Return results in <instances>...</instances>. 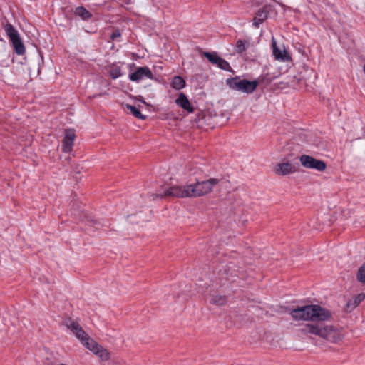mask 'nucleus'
<instances>
[{"label": "nucleus", "instance_id": "nucleus-25", "mask_svg": "<svg viewBox=\"0 0 365 365\" xmlns=\"http://www.w3.org/2000/svg\"><path fill=\"white\" fill-rule=\"evenodd\" d=\"M363 71H364V72L365 73V64L364 65Z\"/></svg>", "mask_w": 365, "mask_h": 365}, {"label": "nucleus", "instance_id": "nucleus-3", "mask_svg": "<svg viewBox=\"0 0 365 365\" xmlns=\"http://www.w3.org/2000/svg\"><path fill=\"white\" fill-rule=\"evenodd\" d=\"M64 324L86 349L92 351L103 361H106L110 358V353L91 339L76 321L68 319Z\"/></svg>", "mask_w": 365, "mask_h": 365}, {"label": "nucleus", "instance_id": "nucleus-23", "mask_svg": "<svg viewBox=\"0 0 365 365\" xmlns=\"http://www.w3.org/2000/svg\"><path fill=\"white\" fill-rule=\"evenodd\" d=\"M274 79V78H271V77H269L268 75H265L264 77H263V80H266L268 82H270L272 81V80Z\"/></svg>", "mask_w": 365, "mask_h": 365}, {"label": "nucleus", "instance_id": "nucleus-18", "mask_svg": "<svg viewBox=\"0 0 365 365\" xmlns=\"http://www.w3.org/2000/svg\"><path fill=\"white\" fill-rule=\"evenodd\" d=\"M125 107L130 111V113L137 118L144 120L145 119V115H143L138 108H137L135 106L125 104Z\"/></svg>", "mask_w": 365, "mask_h": 365}, {"label": "nucleus", "instance_id": "nucleus-11", "mask_svg": "<svg viewBox=\"0 0 365 365\" xmlns=\"http://www.w3.org/2000/svg\"><path fill=\"white\" fill-rule=\"evenodd\" d=\"M272 53L274 58L282 62H289L292 60L290 56L285 48L280 49L277 46V42L274 38L272 39Z\"/></svg>", "mask_w": 365, "mask_h": 365}, {"label": "nucleus", "instance_id": "nucleus-9", "mask_svg": "<svg viewBox=\"0 0 365 365\" xmlns=\"http://www.w3.org/2000/svg\"><path fill=\"white\" fill-rule=\"evenodd\" d=\"M145 78H153V73L148 67H139L134 73L130 75V79L135 82H139Z\"/></svg>", "mask_w": 365, "mask_h": 365}, {"label": "nucleus", "instance_id": "nucleus-10", "mask_svg": "<svg viewBox=\"0 0 365 365\" xmlns=\"http://www.w3.org/2000/svg\"><path fill=\"white\" fill-rule=\"evenodd\" d=\"M76 134L74 130L67 129L65 130L64 138L62 142V150L64 153H69L72 150Z\"/></svg>", "mask_w": 365, "mask_h": 365}, {"label": "nucleus", "instance_id": "nucleus-2", "mask_svg": "<svg viewBox=\"0 0 365 365\" xmlns=\"http://www.w3.org/2000/svg\"><path fill=\"white\" fill-rule=\"evenodd\" d=\"M219 182L216 178H210L205 181H197L195 183L185 185H173L166 189L163 194H152L153 200L165 197H175L179 198L199 197L210 193L215 185Z\"/></svg>", "mask_w": 365, "mask_h": 365}, {"label": "nucleus", "instance_id": "nucleus-19", "mask_svg": "<svg viewBox=\"0 0 365 365\" xmlns=\"http://www.w3.org/2000/svg\"><path fill=\"white\" fill-rule=\"evenodd\" d=\"M356 279L363 284H365V263L358 269Z\"/></svg>", "mask_w": 365, "mask_h": 365}, {"label": "nucleus", "instance_id": "nucleus-22", "mask_svg": "<svg viewBox=\"0 0 365 365\" xmlns=\"http://www.w3.org/2000/svg\"><path fill=\"white\" fill-rule=\"evenodd\" d=\"M120 31H119L118 30H116V31H114L112 33V34H111V36H110V38H111V39L114 40V39H115L116 38L120 37Z\"/></svg>", "mask_w": 365, "mask_h": 365}, {"label": "nucleus", "instance_id": "nucleus-20", "mask_svg": "<svg viewBox=\"0 0 365 365\" xmlns=\"http://www.w3.org/2000/svg\"><path fill=\"white\" fill-rule=\"evenodd\" d=\"M110 75L113 79H116L121 76V69L119 66H112L109 71Z\"/></svg>", "mask_w": 365, "mask_h": 365}, {"label": "nucleus", "instance_id": "nucleus-6", "mask_svg": "<svg viewBox=\"0 0 365 365\" xmlns=\"http://www.w3.org/2000/svg\"><path fill=\"white\" fill-rule=\"evenodd\" d=\"M302 165L308 169H314L317 171H324L326 168V163L321 160L316 159L308 155H302L299 158Z\"/></svg>", "mask_w": 365, "mask_h": 365}, {"label": "nucleus", "instance_id": "nucleus-14", "mask_svg": "<svg viewBox=\"0 0 365 365\" xmlns=\"http://www.w3.org/2000/svg\"><path fill=\"white\" fill-rule=\"evenodd\" d=\"M267 16L268 14L267 11L264 9L258 10L252 20L253 26L259 27V26L267 19Z\"/></svg>", "mask_w": 365, "mask_h": 365}, {"label": "nucleus", "instance_id": "nucleus-4", "mask_svg": "<svg viewBox=\"0 0 365 365\" xmlns=\"http://www.w3.org/2000/svg\"><path fill=\"white\" fill-rule=\"evenodd\" d=\"M226 84L232 90L252 93L257 86V81L240 79L239 77L230 78L226 80Z\"/></svg>", "mask_w": 365, "mask_h": 365}, {"label": "nucleus", "instance_id": "nucleus-12", "mask_svg": "<svg viewBox=\"0 0 365 365\" xmlns=\"http://www.w3.org/2000/svg\"><path fill=\"white\" fill-rule=\"evenodd\" d=\"M175 103L188 113H192L194 111L190 101L183 93H180L179 96L175 100Z\"/></svg>", "mask_w": 365, "mask_h": 365}, {"label": "nucleus", "instance_id": "nucleus-17", "mask_svg": "<svg viewBox=\"0 0 365 365\" xmlns=\"http://www.w3.org/2000/svg\"><path fill=\"white\" fill-rule=\"evenodd\" d=\"M172 86L176 90H180L185 86V81L182 77L175 76L172 81Z\"/></svg>", "mask_w": 365, "mask_h": 365}, {"label": "nucleus", "instance_id": "nucleus-13", "mask_svg": "<svg viewBox=\"0 0 365 365\" xmlns=\"http://www.w3.org/2000/svg\"><path fill=\"white\" fill-rule=\"evenodd\" d=\"M365 299V294L360 293L349 299L346 305V309L347 312H351L355 309L364 299Z\"/></svg>", "mask_w": 365, "mask_h": 365}, {"label": "nucleus", "instance_id": "nucleus-15", "mask_svg": "<svg viewBox=\"0 0 365 365\" xmlns=\"http://www.w3.org/2000/svg\"><path fill=\"white\" fill-rule=\"evenodd\" d=\"M210 302L217 306H222L227 302V299L225 296L214 294L210 296Z\"/></svg>", "mask_w": 365, "mask_h": 365}, {"label": "nucleus", "instance_id": "nucleus-5", "mask_svg": "<svg viewBox=\"0 0 365 365\" xmlns=\"http://www.w3.org/2000/svg\"><path fill=\"white\" fill-rule=\"evenodd\" d=\"M5 31L12 42L16 53L18 55H23L25 53V47L18 31L10 24L6 25Z\"/></svg>", "mask_w": 365, "mask_h": 365}, {"label": "nucleus", "instance_id": "nucleus-21", "mask_svg": "<svg viewBox=\"0 0 365 365\" xmlns=\"http://www.w3.org/2000/svg\"><path fill=\"white\" fill-rule=\"evenodd\" d=\"M236 52L241 53L245 51V46L242 40H239L236 43Z\"/></svg>", "mask_w": 365, "mask_h": 365}, {"label": "nucleus", "instance_id": "nucleus-24", "mask_svg": "<svg viewBox=\"0 0 365 365\" xmlns=\"http://www.w3.org/2000/svg\"><path fill=\"white\" fill-rule=\"evenodd\" d=\"M138 101H140V102H142V103H145V102L144 101V100L143 99V98H142V97H140V96L139 97Z\"/></svg>", "mask_w": 365, "mask_h": 365}, {"label": "nucleus", "instance_id": "nucleus-7", "mask_svg": "<svg viewBox=\"0 0 365 365\" xmlns=\"http://www.w3.org/2000/svg\"><path fill=\"white\" fill-rule=\"evenodd\" d=\"M204 56L208 61L214 65L217 66L221 69L225 71H231V67L229 63L225 59L220 57L216 53L205 52Z\"/></svg>", "mask_w": 365, "mask_h": 365}, {"label": "nucleus", "instance_id": "nucleus-16", "mask_svg": "<svg viewBox=\"0 0 365 365\" xmlns=\"http://www.w3.org/2000/svg\"><path fill=\"white\" fill-rule=\"evenodd\" d=\"M75 14L80 16L83 20H87L91 17L90 12L82 6H79L76 9Z\"/></svg>", "mask_w": 365, "mask_h": 365}, {"label": "nucleus", "instance_id": "nucleus-8", "mask_svg": "<svg viewBox=\"0 0 365 365\" xmlns=\"http://www.w3.org/2000/svg\"><path fill=\"white\" fill-rule=\"evenodd\" d=\"M273 171L277 175L284 176L296 172V168L289 162H282L277 163L274 166Z\"/></svg>", "mask_w": 365, "mask_h": 365}, {"label": "nucleus", "instance_id": "nucleus-1", "mask_svg": "<svg viewBox=\"0 0 365 365\" xmlns=\"http://www.w3.org/2000/svg\"><path fill=\"white\" fill-rule=\"evenodd\" d=\"M290 315L294 319L311 321L316 322L307 324L304 328V331L314 334L331 343H337L342 340L344 336L341 331L331 324L325 322L330 320L332 314L330 310L318 304H310L297 307L290 312Z\"/></svg>", "mask_w": 365, "mask_h": 365}]
</instances>
